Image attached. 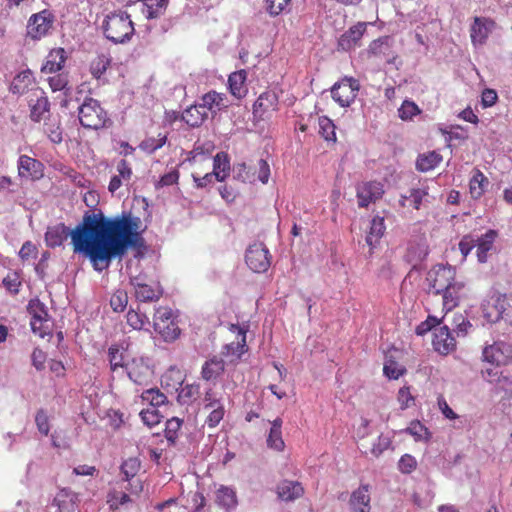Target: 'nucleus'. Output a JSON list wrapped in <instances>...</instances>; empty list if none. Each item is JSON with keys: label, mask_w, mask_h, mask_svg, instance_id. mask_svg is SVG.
Segmentation results:
<instances>
[{"label": "nucleus", "mask_w": 512, "mask_h": 512, "mask_svg": "<svg viewBox=\"0 0 512 512\" xmlns=\"http://www.w3.org/2000/svg\"><path fill=\"white\" fill-rule=\"evenodd\" d=\"M140 223L138 217L131 215L108 218L101 211H87L72 230L64 223L48 227L45 242L56 248L70 236L73 252L88 257L94 269L102 271L113 259H122L129 248L142 245Z\"/></svg>", "instance_id": "nucleus-1"}, {"label": "nucleus", "mask_w": 512, "mask_h": 512, "mask_svg": "<svg viewBox=\"0 0 512 512\" xmlns=\"http://www.w3.org/2000/svg\"><path fill=\"white\" fill-rule=\"evenodd\" d=\"M103 31L107 39L114 43H123L134 34V24L125 11H115L106 16Z\"/></svg>", "instance_id": "nucleus-2"}, {"label": "nucleus", "mask_w": 512, "mask_h": 512, "mask_svg": "<svg viewBox=\"0 0 512 512\" xmlns=\"http://www.w3.org/2000/svg\"><path fill=\"white\" fill-rule=\"evenodd\" d=\"M78 118L84 128L91 130L106 128L111 123L108 112L101 103L90 97L85 98L79 106Z\"/></svg>", "instance_id": "nucleus-3"}, {"label": "nucleus", "mask_w": 512, "mask_h": 512, "mask_svg": "<svg viewBox=\"0 0 512 512\" xmlns=\"http://www.w3.org/2000/svg\"><path fill=\"white\" fill-rule=\"evenodd\" d=\"M457 279L456 270L449 264H437L427 273L428 293L438 295Z\"/></svg>", "instance_id": "nucleus-4"}, {"label": "nucleus", "mask_w": 512, "mask_h": 512, "mask_svg": "<svg viewBox=\"0 0 512 512\" xmlns=\"http://www.w3.org/2000/svg\"><path fill=\"white\" fill-rule=\"evenodd\" d=\"M359 90V80L345 76L332 86L331 97L339 106L345 108L354 103Z\"/></svg>", "instance_id": "nucleus-5"}, {"label": "nucleus", "mask_w": 512, "mask_h": 512, "mask_svg": "<svg viewBox=\"0 0 512 512\" xmlns=\"http://www.w3.org/2000/svg\"><path fill=\"white\" fill-rule=\"evenodd\" d=\"M153 326L157 333L165 341H174L180 335V329L173 318L172 310L168 307L156 309L153 318Z\"/></svg>", "instance_id": "nucleus-6"}, {"label": "nucleus", "mask_w": 512, "mask_h": 512, "mask_svg": "<svg viewBox=\"0 0 512 512\" xmlns=\"http://www.w3.org/2000/svg\"><path fill=\"white\" fill-rule=\"evenodd\" d=\"M229 329L235 334V340L222 347L221 355L229 363H237L241 359V356L248 351L246 343L247 328L231 324Z\"/></svg>", "instance_id": "nucleus-7"}, {"label": "nucleus", "mask_w": 512, "mask_h": 512, "mask_svg": "<svg viewBox=\"0 0 512 512\" xmlns=\"http://www.w3.org/2000/svg\"><path fill=\"white\" fill-rule=\"evenodd\" d=\"M54 20L53 13L48 9L32 14L27 22V37L32 40L44 38L52 29Z\"/></svg>", "instance_id": "nucleus-8"}, {"label": "nucleus", "mask_w": 512, "mask_h": 512, "mask_svg": "<svg viewBox=\"0 0 512 512\" xmlns=\"http://www.w3.org/2000/svg\"><path fill=\"white\" fill-rule=\"evenodd\" d=\"M279 109L278 96L273 91L261 93L252 107L253 122L269 120Z\"/></svg>", "instance_id": "nucleus-9"}, {"label": "nucleus", "mask_w": 512, "mask_h": 512, "mask_svg": "<svg viewBox=\"0 0 512 512\" xmlns=\"http://www.w3.org/2000/svg\"><path fill=\"white\" fill-rule=\"evenodd\" d=\"M245 261L252 271L262 273L270 267L271 255L263 243L256 242L246 250Z\"/></svg>", "instance_id": "nucleus-10"}, {"label": "nucleus", "mask_w": 512, "mask_h": 512, "mask_svg": "<svg viewBox=\"0 0 512 512\" xmlns=\"http://www.w3.org/2000/svg\"><path fill=\"white\" fill-rule=\"evenodd\" d=\"M438 295L442 296V310L447 313L455 309L468 298L469 288L463 281L456 279Z\"/></svg>", "instance_id": "nucleus-11"}, {"label": "nucleus", "mask_w": 512, "mask_h": 512, "mask_svg": "<svg viewBox=\"0 0 512 512\" xmlns=\"http://www.w3.org/2000/svg\"><path fill=\"white\" fill-rule=\"evenodd\" d=\"M483 361L494 366H506L512 363V346L505 342H494L482 352Z\"/></svg>", "instance_id": "nucleus-12"}, {"label": "nucleus", "mask_w": 512, "mask_h": 512, "mask_svg": "<svg viewBox=\"0 0 512 512\" xmlns=\"http://www.w3.org/2000/svg\"><path fill=\"white\" fill-rule=\"evenodd\" d=\"M496 27L497 23L495 20L489 17L475 16L470 26V39L473 46L484 45Z\"/></svg>", "instance_id": "nucleus-13"}, {"label": "nucleus", "mask_w": 512, "mask_h": 512, "mask_svg": "<svg viewBox=\"0 0 512 512\" xmlns=\"http://www.w3.org/2000/svg\"><path fill=\"white\" fill-rule=\"evenodd\" d=\"M384 194L383 185L377 181L363 182L357 187V199L359 207H368L376 202Z\"/></svg>", "instance_id": "nucleus-14"}, {"label": "nucleus", "mask_w": 512, "mask_h": 512, "mask_svg": "<svg viewBox=\"0 0 512 512\" xmlns=\"http://www.w3.org/2000/svg\"><path fill=\"white\" fill-rule=\"evenodd\" d=\"M124 372L131 381L138 385L146 384L152 375L151 368L142 357L132 358Z\"/></svg>", "instance_id": "nucleus-15"}, {"label": "nucleus", "mask_w": 512, "mask_h": 512, "mask_svg": "<svg viewBox=\"0 0 512 512\" xmlns=\"http://www.w3.org/2000/svg\"><path fill=\"white\" fill-rule=\"evenodd\" d=\"M432 345L439 354L448 355L456 349V339L447 326H442L435 330Z\"/></svg>", "instance_id": "nucleus-16"}, {"label": "nucleus", "mask_w": 512, "mask_h": 512, "mask_svg": "<svg viewBox=\"0 0 512 512\" xmlns=\"http://www.w3.org/2000/svg\"><path fill=\"white\" fill-rule=\"evenodd\" d=\"M367 29L366 22H358L343 33L338 40V47L343 51H350L360 46V41Z\"/></svg>", "instance_id": "nucleus-17"}, {"label": "nucleus", "mask_w": 512, "mask_h": 512, "mask_svg": "<svg viewBox=\"0 0 512 512\" xmlns=\"http://www.w3.org/2000/svg\"><path fill=\"white\" fill-rule=\"evenodd\" d=\"M141 469V461L137 457L126 459L121 465V472L124 479L130 482V491L138 495L143 491V484L140 480H133Z\"/></svg>", "instance_id": "nucleus-18"}, {"label": "nucleus", "mask_w": 512, "mask_h": 512, "mask_svg": "<svg viewBox=\"0 0 512 512\" xmlns=\"http://www.w3.org/2000/svg\"><path fill=\"white\" fill-rule=\"evenodd\" d=\"M130 283L134 288L136 299L140 302L158 301L163 294L160 286H152L141 282L138 277L131 278Z\"/></svg>", "instance_id": "nucleus-19"}, {"label": "nucleus", "mask_w": 512, "mask_h": 512, "mask_svg": "<svg viewBox=\"0 0 512 512\" xmlns=\"http://www.w3.org/2000/svg\"><path fill=\"white\" fill-rule=\"evenodd\" d=\"M18 174L26 179H39L43 176V164L27 155H21L18 160Z\"/></svg>", "instance_id": "nucleus-20"}, {"label": "nucleus", "mask_w": 512, "mask_h": 512, "mask_svg": "<svg viewBox=\"0 0 512 512\" xmlns=\"http://www.w3.org/2000/svg\"><path fill=\"white\" fill-rule=\"evenodd\" d=\"M494 312H486V316L491 321H497L502 318L503 315H512V293L511 294H497L491 297Z\"/></svg>", "instance_id": "nucleus-21"}, {"label": "nucleus", "mask_w": 512, "mask_h": 512, "mask_svg": "<svg viewBox=\"0 0 512 512\" xmlns=\"http://www.w3.org/2000/svg\"><path fill=\"white\" fill-rule=\"evenodd\" d=\"M370 486L368 484H363L358 487V489L354 490L350 496L349 506L351 512H370V494H369Z\"/></svg>", "instance_id": "nucleus-22"}, {"label": "nucleus", "mask_w": 512, "mask_h": 512, "mask_svg": "<svg viewBox=\"0 0 512 512\" xmlns=\"http://www.w3.org/2000/svg\"><path fill=\"white\" fill-rule=\"evenodd\" d=\"M247 71L241 69L232 72L228 77V88L229 92L236 99H243L248 93L247 87Z\"/></svg>", "instance_id": "nucleus-23"}, {"label": "nucleus", "mask_w": 512, "mask_h": 512, "mask_svg": "<svg viewBox=\"0 0 512 512\" xmlns=\"http://www.w3.org/2000/svg\"><path fill=\"white\" fill-rule=\"evenodd\" d=\"M107 359L112 373H124L129 361L125 349L118 344H112L107 351Z\"/></svg>", "instance_id": "nucleus-24"}, {"label": "nucleus", "mask_w": 512, "mask_h": 512, "mask_svg": "<svg viewBox=\"0 0 512 512\" xmlns=\"http://www.w3.org/2000/svg\"><path fill=\"white\" fill-rule=\"evenodd\" d=\"M67 56L64 48L58 47L52 49L41 68V72L45 74L57 73L60 71L66 62Z\"/></svg>", "instance_id": "nucleus-25"}, {"label": "nucleus", "mask_w": 512, "mask_h": 512, "mask_svg": "<svg viewBox=\"0 0 512 512\" xmlns=\"http://www.w3.org/2000/svg\"><path fill=\"white\" fill-rule=\"evenodd\" d=\"M225 371V362L218 356H213L204 362L201 377L207 382L216 381Z\"/></svg>", "instance_id": "nucleus-26"}, {"label": "nucleus", "mask_w": 512, "mask_h": 512, "mask_svg": "<svg viewBox=\"0 0 512 512\" xmlns=\"http://www.w3.org/2000/svg\"><path fill=\"white\" fill-rule=\"evenodd\" d=\"M200 105L204 110L210 111L213 114L229 106L226 94L218 93L214 90L207 92L201 97Z\"/></svg>", "instance_id": "nucleus-27"}, {"label": "nucleus", "mask_w": 512, "mask_h": 512, "mask_svg": "<svg viewBox=\"0 0 512 512\" xmlns=\"http://www.w3.org/2000/svg\"><path fill=\"white\" fill-rule=\"evenodd\" d=\"M116 170L118 174L111 178L108 185V190L111 193H115L122 186L123 182H129L133 176L132 166L125 159H121L117 163Z\"/></svg>", "instance_id": "nucleus-28"}, {"label": "nucleus", "mask_w": 512, "mask_h": 512, "mask_svg": "<svg viewBox=\"0 0 512 512\" xmlns=\"http://www.w3.org/2000/svg\"><path fill=\"white\" fill-rule=\"evenodd\" d=\"M304 494V488L298 481L283 480L277 486V495L283 501H293Z\"/></svg>", "instance_id": "nucleus-29"}, {"label": "nucleus", "mask_w": 512, "mask_h": 512, "mask_svg": "<svg viewBox=\"0 0 512 512\" xmlns=\"http://www.w3.org/2000/svg\"><path fill=\"white\" fill-rule=\"evenodd\" d=\"M429 195V187L427 185H422L418 188H411L409 190V195H402L399 200V205L402 208L413 207L416 210H419L422 204V201L425 197Z\"/></svg>", "instance_id": "nucleus-30"}, {"label": "nucleus", "mask_w": 512, "mask_h": 512, "mask_svg": "<svg viewBox=\"0 0 512 512\" xmlns=\"http://www.w3.org/2000/svg\"><path fill=\"white\" fill-rule=\"evenodd\" d=\"M391 41L389 36H383L373 40L368 47L370 57L385 58L388 63L391 62Z\"/></svg>", "instance_id": "nucleus-31"}, {"label": "nucleus", "mask_w": 512, "mask_h": 512, "mask_svg": "<svg viewBox=\"0 0 512 512\" xmlns=\"http://www.w3.org/2000/svg\"><path fill=\"white\" fill-rule=\"evenodd\" d=\"M168 3L169 0H142L141 13L148 20L159 18L164 15Z\"/></svg>", "instance_id": "nucleus-32"}, {"label": "nucleus", "mask_w": 512, "mask_h": 512, "mask_svg": "<svg viewBox=\"0 0 512 512\" xmlns=\"http://www.w3.org/2000/svg\"><path fill=\"white\" fill-rule=\"evenodd\" d=\"M208 113L199 104L191 105L182 113V120L190 127H199L207 119Z\"/></svg>", "instance_id": "nucleus-33"}, {"label": "nucleus", "mask_w": 512, "mask_h": 512, "mask_svg": "<svg viewBox=\"0 0 512 512\" xmlns=\"http://www.w3.org/2000/svg\"><path fill=\"white\" fill-rule=\"evenodd\" d=\"M496 237L497 232L490 229L481 237L476 239V254L479 262L484 263L487 261V254L493 248Z\"/></svg>", "instance_id": "nucleus-34"}, {"label": "nucleus", "mask_w": 512, "mask_h": 512, "mask_svg": "<svg viewBox=\"0 0 512 512\" xmlns=\"http://www.w3.org/2000/svg\"><path fill=\"white\" fill-rule=\"evenodd\" d=\"M35 97V99L31 98L29 100L31 108L30 117L33 121L39 122L41 119H44L45 114L49 112L50 104L48 98L44 96L42 91L39 95L35 93Z\"/></svg>", "instance_id": "nucleus-35"}, {"label": "nucleus", "mask_w": 512, "mask_h": 512, "mask_svg": "<svg viewBox=\"0 0 512 512\" xmlns=\"http://www.w3.org/2000/svg\"><path fill=\"white\" fill-rule=\"evenodd\" d=\"M271 428L267 437V446L278 452H281L285 448V443L282 438V419L276 418L271 423Z\"/></svg>", "instance_id": "nucleus-36"}, {"label": "nucleus", "mask_w": 512, "mask_h": 512, "mask_svg": "<svg viewBox=\"0 0 512 512\" xmlns=\"http://www.w3.org/2000/svg\"><path fill=\"white\" fill-rule=\"evenodd\" d=\"M442 159V155L436 151L420 154L416 160V169L420 172L431 171L442 162Z\"/></svg>", "instance_id": "nucleus-37"}, {"label": "nucleus", "mask_w": 512, "mask_h": 512, "mask_svg": "<svg viewBox=\"0 0 512 512\" xmlns=\"http://www.w3.org/2000/svg\"><path fill=\"white\" fill-rule=\"evenodd\" d=\"M488 178L479 169H475L469 182V193L473 199H479L483 196L488 186Z\"/></svg>", "instance_id": "nucleus-38"}, {"label": "nucleus", "mask_w": 512, "mask_h": 512, "mask_svg": "<svg viewBox=\"0 0 512 512\" xmlns=\"http://www.w3.org/2000/svg\"><path fill=\"white\" fill-rule=\"evenodd\" d=\"M230 171V162L228 156L224 152L217 153L213 158V175L217 181H224Z\"/></svg>", "instance_id": "nucleus-39"}, {"label": "nucleus", "mask_w": 512, "mask_h": 512, "mask_svg": "<svg viewBox=\"0 0 512 512\" xmlns=\"http://www.w3.org/2000/svg\"><path fill=\"white\" fill-rule=\"evenodd\" d=\"M407 372L405 366L397 361V359L392 355L388 354L386 356L383 373L389 379L397 380L401 376H403Z\"/></svg>", "instance_id": "nucleus-40"}, {"label": "nucleus", "mask_w": 512, "mask_h": 512, "mask_svg": "<svg viewBox=\"0 0 512 512\" xmlns=\"http://www.w3.org/2000/svg\"><path fill=\"white\" fill-rule=\"evenodd\" d=\"M111 65V58L106 54H99L89 64V71L93 78L99 80Z\"/></svg>", "instance_id": "nucleus-41"}, {"label": "nucleus", "mask_w": 512, "mask_h": 512, "mask_svg": "<svg viewBox=\"0 0 512 512\" xmlns=\"http://www.w3.org/2000/svg\"><path fill=\"white\" fill-rule=\"evenodd\" d=\"M385 223L384 218L380 216H375L371 220V225L369 232L366 237V242L369 246H374L380 240V238L384 235L385 232Z\"/></svg>", "instance_id": "nucleus-42"}, {"label": "nucleus", "mask_w": 512, "mask_h": 512, "mask_svg": "<svg viewBox=\"0 0 512 512\" xmlns=\"http://www.w3.org/2000/svg\"><path fill=\"white\" fill-rule=\"evenodd\" d=\"M53 505L58 508V512H75L76 503L74 496L66 490H61L55 496Z\"/></svg>", "instance_id": "nucleus-43"}, {"label": "nucleus", "mask_w": 512, "mask_h": 512, "mask_svg": "<svg viewBox=\"0 0 512 512\" xmlns=\"http://www.w3.org/2000/svg\"><path fill=\"white\" fill-rule=\"evenodd\" d=\"M216 500L223 507L230 509L237 505V495L233 488L221 486L216 492Z\"/></svg>", "instance_id": "nucleus-44"}, {"label": "nucleus", "mask_w": 512, "mask_h": 512, "mask_svg": "<svg viewBox=\"0 0 512 512\" xmlns=\"http://www.w3.org/2000/svg\"><path fill=\"white\" fill-rule=\"evenodd\" d=\"M44 133L48 136L51 142L59 144L63 140V131L61 128L60 120L58 118H49L44 123Z\"/></svg>", "instance_id": "nucleus-45"}, {"label": "nucleus", "mask_w": 512, "mask_h": 512, "mask_svg": "<svg viewBox=\"0 0 512 512\" xmlns=\"http://www.w3.org/2000/svg\"><path fill=\"white\" fill-rule=\"evenodd\" d=\"M167 142V134L159 133L156 137L150 136L145 138L139 144V148L148 154H153L158 149L162 148Z\"/></svg>", "instance_id": "nucleus-46"}, {"label": "nucleus", "mask_w": 512, "mask_h": 512, "mask_svg": "<svg viewBox=\"0 0 512 512\" xmlns=\"http://www.w3.org/2000/svg\"><path fill=\"white\" fill-rule=\"evenodd\" d=\"M212 148V144L195 145L194 149L190 151L187 160L193 165L203 162L209 163Z\"/></svg>", "instance_id": "nucleus-47"}, {"label": "nucleus", "mask_w": 512, "mask_h": 512, "mask_svg": "<svg viewBox=\"0 0 512 512\" xmlns=\"http://www.w3.org/2000/svg\"><path fill=\"white\" fill-rule=\"evenodd\" d=\"M291 0H264L263 8L271 16L276 17L289 10Z\"/></svg>", "instance_id": "nucleus-48"}, {"label": "nucleus", "mask_w": 512, "mask_h": 512, "mask_svg": "<svg viewBox=\"0 0 512 512\" xmlns=\"http://www.w3.org/2000/svg\"><path fill=\"white\" fill-rule=\"evenodd\" d=\"M235 178L246 183H253L256 180V167L248 166L246 163H239L234 166Z\"/></svg>", "instance_id": "nucleus-49"}, {"label": "nucleus", "mask_w": 512, "mask_h": 512, "mask_svg": "<svg viewBox=\"0 0 512 512\" xmlns=\"http://www.w3.org/2000/svg\"><path fill=\"white\" fill-rule=\"evenodd\" d=\"M141 398L144 402L150 404L151 408H157L167 401V396L159 389H147L142 392Z\"/></svg>", "instance_id": "nucleus-50"}, {"label": "nucleus", "mask_w": 512, "mask_h": 512, "mask_svg": "<svg viewBox=\"0 0 512 512\" xmlns=\"http://www.w3.org/2000/svg\"><path fill=\"white\" fill-rule=\"evenodd\" d=\"M130 501V496L121 490L113 489L107 495V503L111 510H117Z\"/></svg>", "instance_id": "nucleus-51"}, {"label": "nucleus", "mask_w": 512, "mask_h": 512, "mask_svg": "<svg viewBox=\"0 0 512 512\" xmlns=\"http://www.w3.org/2000/svg\"><path fill=\"white\" fill-rule=\"evenodd\" d=\"M27 311L31 316V320L47 319L49 317L45 304L42 303L38 298H34L29 301L27 305Z\"/></svg>", "instance_id": "nucleus-52"}, {"label": "nucleus", "mask_w": 512, "mask_h": 512, "mask_svg": "<svg viewBox=\"0 0 512 512\" xmlns=\"http://www.w3.org/2000/svg\"><path fill=\"white\" fill-rule=\"evenodd\" d=\"M127 323L135 330H141L149 322L145 313L140 310L130 309L127 313Z\"/></svg>", "instance_id": "nucleus-53"}, {"label": "nucleus", "mask_w": 512, "mask_h": 512, "mask_svg": "<svg viewBox=\"0 0 512 512\" xmlns=\"http://www.w3.org/2000/svg\"><path fill=\"white\" fill-rule=\"evenodd\" d=\"M128 304V294L125 290L115 291L110 298V306L114 312H123Z\"/></svg>", "instance_id": "nucleus-54"}, {"label": "nucleus", "mask_w": 512, "mask_h": 512, "mask_svg": "<svg viewBox=\"0 0 512 512\" xmlns=\"http://www.w3.org/2000/svg\"><path fill=\"white\" fill-rule=\"evenodd\" d=\"M183 420L178 417H172L166 421L165 437L169 442H175L178 438Z\"/></svg>", "instance_id": "nucleus-55"}, {"label": "nucleus", "mask_w": 512, "mask_h": 512, "mask_svg": "<svg viewBox=\"0 0 512 512\" xmlns=\"http://www.w3.org/2000/svg\"><path fill=\"white\" fill-rule=\"evenodd\" d=\"M4 288L11 294H17L20 291L22 282L20 275L16 271L9 272L2 280Z\"/></svg>", "instance_id": "nucleus-56"}, {"label": "nucleus", "mask_w": 512, "mask_h": 512, "mask_svg": "<svg viewBox=\"0 0 512 512\" xmlns=\"http://www.w3.org/2000/svg\"><path fill=\"white\" fill-rule=\"evenodd\" d=\"M319 133L326 141H336L335 125L327 117L319 118Z\"/></svg>", "instance_id": "nucleus-57"}, {"label": "nucleus", "mask_w": 512, "mask_h": 512, "mask_svg": "<svg viewBox=\"0 0 512 512\" xmlns=\"http://www.w3.org/2000/svg\"><path fill=\"white\" fill-rule=\"evenodd\" d=\"M31 329L34 334L40 338H44L51 334V319H34L30 321Z\"/></svg>", "instance_id": "nucleus-58"}, {"label": "nucleus", "mask_w": 512, "mask_h": 512, "mask_svg": "<svg viewBox=\"0 0 512 512\" xmlns=\"http://www.w3.org/2000/svg\"><path fill=\"white\" fill-rule=\"evenodd\" d=\"M421 110L418 105L410 100L403 101L401 107L398 109L399 117L404 120H411L414 116L420 114Z\"/></svg>", "instance_id": "nucleus-59"}, {"label": "nucleus", "mask_w": 512, "mask_h": 512, "mask_svg": "<svg viewBox=\"0 0 512 512\" xmlns=\"http://www.w3.org/2000/svg\"><path fill=\"white\" fill-rule=\"evenodd\" d=\"M397 400L402 410L408 409L415 405V397L412 395L409 386H403L399 389Z\"/></svg>", "instance_id": "nucleus-60"}, {"label": "nucleus", "mask_w": 512, "mask_h": 512, "mask_svg": "<svg viewBox=\"0 0 512 512\" xmlns=\"http://www.w3.org/2000/svg\"><path fill=\"white\" fill-rule=\"evenodd\" d=\"M406 431L412 435L416 441L428 439L430 433L420 421H412Z\"/></svg>", "instance_id": "nucleus-61"}, {"label": "nucleus", "mask_w": 512, "mask_h": 512, "mask_svg": "<svg viewBox=\"0 0 512 512\" xmlns=\"http://www.w3.org/2000/svg\"><path fill=\"white\" fill-rule=\"evenodd\" d=\"M48 84L53 92L62 91L68 85V77L64 73H58L48 77Z\"/></svg>", "instance_id": "nucleus-62"}, {"label": "nucleus", "mask_w": 512, "mask_h": 512, "mask_svg": "<svg viewBox=\"0 0 512 512\" xmlns=\"http://www.w3.org/2000/svg\"><path fill=\"white\" fill-rule=\"evenodd\" d=\"M140 416L142 421L149 427L159 424L162 417L156 408L142 410Z\"/></svg>", "instance_id": "nucleus-63"}, {"label": "nucleus", "mask_w": 512, "mask_h": 512, "mask_svg": "<svg viewBox=\"0 0 512 512\" xmlns=\"http://www.w3.org/2000/svg\"><path fill=\"white\" fill-rule=\"evenodd\" d=\"M416 467L417 461L410 454H404L398 462V468L404 474H409L413 472L416 469Z\"/></svg>", "instance_id": "nucleus-64"}]
</instances>
